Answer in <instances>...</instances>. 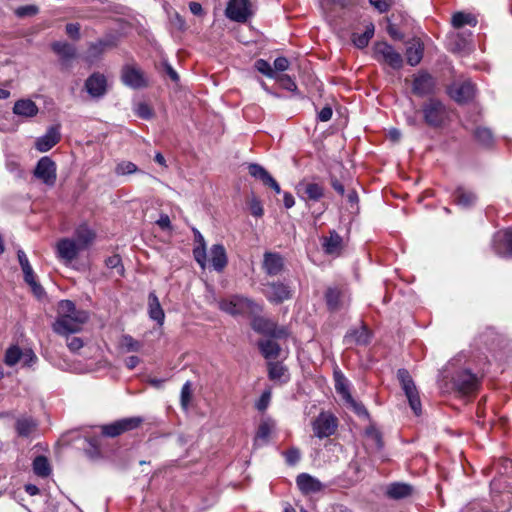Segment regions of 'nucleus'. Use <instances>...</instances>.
I'll return each instance as SVG.
<instances>
[{"mask_svg":"<svg viewBox=\"0 0 512 512\" xmlns=\"http://www.w3.org/2000/svg\"><path fill=\"white\" fill-rule=\"evenodd\" d=\"M89 313L77 309L71 300H61L58 304V315L53 324V331L59 335L77 333L88 321Z\"/></svg>","mask_w":512,"mask_h":512,"instance_id":"f257e3e1","label":"nucleus"},{"mask_svg":"<svg viewBox=\"0 0 512 512\" xmlns=\"http://www.w3.org/2000/svg\"><path fill=\"white\" fill-rule=\"evenodd\" d=\"M218 307L221 311L232 316L256 314L262 311L261 305L248 297L237 294L220 299Z\"/></svg>","mask_w":512,"mask_h":512,"instance_id":"f03ea898","label":"nucleus"},{"mask_svg":"<svg viewBox=\"0 0 512 512\" xmlns=\"http://www.w3.org/2000/svg\"><path fill=\"white\" fill-rule=\"evenodd\" d=\"M424 123L431 128H441L448 120V110L445 104L436 98H430L421 106Z\"/></svg>","mask_w":512,"mask_h":512,"instance_id":"7ed1b4c3","label":"nucleus"},{"mask_svg":"<svg viewBox=\"0 0 512 512\" xmlns=\"http://www.w3.org/2000/svg\"><path fill=\"white\" fill-rule=\"evenodd\" d=\"M452 388L460 395L467 396L476 393L481 386V377L471 370L461 368L451 377Z\"/></svg>","mask_w":512,"mask_h":512,"instance_id":"20e7f679","label":"nucleus"},{"mask_svg":"<svg viewBox=\"0 0 512 512\" xmlns=\"http://www.w3.org/2000/svg\"><path fill=\"white\" fill-rule=\"evenodd\" d=\"M397 378L408 399L411 409L415 415L419 416L422 411L420 396L410 373L406 369H399L397 371Z\"/></svg>","mask_w":512,"mask_h":512,"instance_id":"39448f33","label":"nucleus"},{"mask_svg":"<svg viewBox=\"0 0 512 512\" xmlns=\"http://www.w3.org/2000/svg\"><path fill=\"white\" fill-rule=\"evenodd\" d=\"M374 57L377 61L388 64L393 69H400L403 65V59L393 46L387 42H377L373 47Z\"/></svg>","mask_w":512,"mask_h":512,"instance_id":"423d86ee","label":"nucleus"},{"mask_svg":"<svg viewBox=\"0 0 512 512\" xmlns=\"http://www.w3.org/2000/svg\"><path fill=\"white\" fill-rule=\"evenodd\" d=\"M325 302L330 312H337L346 308L350 303V296L342 286L328 287L325 291Z\"/></svg>","mask_w":512,"mask_h":512,"instance_id":"0eeeda50","label":"nucleus"},{"mask_svg":"<svg viewBox=\"0 0 512 512\" xmlns=\"http://www.w3.org/2000/svg\"><path fill=\"white\" fill-rule=\"evenodd\" d=\"M56 163L48 156L40 158L34 169V176L47 186H54L57 179Z\"/></svg>","mask_w":512,"mask_h":512,"instance_id":"6e6552de","label":"nucleus"},{"mask_svg":"<svg viewBox=\"0 0 512 512\" xmlns=\"http://www.w3.org/2000/svg\"><path fill=\"white\" fill-rule=\"evenodd\" d=\"M264 286V295L273 304H280L293 296L292 289L283 282H268Z\"/></svg>","mask_w":512,"mask_h":512,"instance_id":"1a4fd4ad","label":"nucleus"},{"mask_svg":"<svg viewBox=\"0 0 512 512\" xmlns=\"http://www.w3.org/2000/svg\"><path fill=\"white\" fill-rule=\"evenodd\" d=\"M314 435L320 439L333 435L337 429V419L332 414L320 413L312 423Z\"/></svg>","mask_w":512,"mask_h":512,"instance_id":"9d476101","label":"nucleus"},{"mask_svg":"<svg viewBox=\"0 0 512 512\" xmlns=\"http://www.w3.org/2000/svg\"><path fill=\"white\" fill-rule=\"evenodd\" d=\"M121 81L124 85L140 89L148 86L143 71L135 65H125L121 70Z\"/></svg>","mask_w":512,"mask_h":512,"instance_id":"9b49d317","label":"nucleus"},{"mask_svg":"<svg viewBox=\"0 0 512 512\" xmlns=\"http://www.w3.org/2000/svg\"><path fill=\"white\" fill-rule=\"evenodd\" d=\"M81 251L73 238H62L56 243V255L66 265L77 259Z\"/></svg>","mask_w":512,"mask_h":512,"instance_id":"f8f14e48","label":"nucleus"},{"mask_svg":"<svg viewBox=\"0 0 512 512\" xmlns=\"http://www.w3.org/2000/svg\"><path fill=\"white\" fill-rule=\"evenodd\" d=\"M249 0H229L225 15L232 21L244 23L251 16Z\"/></svg>","mask_w":512,"mask_h":512,"instance_id":"ddd939ff","label":"nucleus"},{"mask_svg":"<svg viewBox=\"0 0 512 512\" xmlns=\"http://www.w3.org/2000/svg\"><path fill=\"white\" fill-rule=\"evenodd\" d=\"M84 87L92 98L100 99L108 91L107 78L100 72H94L85 80Z\"/></svg>","mask_w":512,"mask_h":512,"instance_id":"4468645a","label":"nucleus"},{"mask_svg":"<svg viewBox=\"0 0 512 512\" xmlns=\"http://www.w3.org/2000/svg\"><path fill=\"white\" fill-rule=\"evenodd\" d=\"M435 86L434 77L426 71H421L414 76L412 92L420 97L431 95L435 92Z\"/></svg>","mask_w":512,"mask_h":512,"instance_id":"2eb2a0df","label":"nucleus"},{"mask_svg":"<svg viewBox=\"0 0 512 512\" xmlns=\"http://www.w3.org/2000/svg\"><path fill=\"white\" fill-rule=\"evenodd\" d=\"M449 96L457 103H467L475 95V86L471 81L455 82L448 88Z\"/></svg>","mask_w":512,"mask_h":512,"instance_id":"dca6fc26","label":"nucleus"},{"mask_svg":"<svg viewBox=\"0 0 512 512\" xmlns=\"http://www.w3.org/2000/svg\"><path fill=\"white\" fill-rule=\"evenodd\" d=\"M494 252L504 258H512V229L498 231L493 238Z\"/></svg>","mask_w":512,"mask_h":512,"instance_id":"f3484780","label":"nucleus"},{"mask_svg":"<svg viewBox=\"0 0 512 512\" xmlns=\"http://www.w3.org/2000/svg\"><path fill=\"white\" fill-rule=\"evenodd\" d=\"M60 139V125H54L49 127L46 133L36 140L35 147L40 152H47L53 148Z\"/></svg>","mask_w":512,"mask_h":512,"instance_id":"a211bd4d","label":"nucleus"},{"mask_svg":"<svg viewBox=\"0 0 512 512\" xmlns=\"http://www.w3.org/2000/svg\"><path fill=\"white\" fill-rule=\"evenodd\" d=\"M74 240L83 251L88 249L96 239V232L87 224H81L74 231Z\"/></svg>","mask_w":512,"mask_h":512,"instance_id":"6ab92c4d","label":"nucleus"},{"mask_svg":"<svg viewBox=\"0 0 512 512\" xmlns=\"http://www.w3.org/2000/svg\"><path fill=\"white\" fill-rule=\"evenodd\" d=\"M371 340V332L366 324L362 323L359 328L351 329L344 337L346 344L367 345Z\"/></svg>","mask_w":512,"mask_h":512,"instance_id":"aec40b11","label":"nucleus"},{"mask_svg":"<svg viewBox=\"0 0 512 512\" xmlns=\"http://www.w3.org/2000/svg\"><path fill=\"white\" fill-rule=\"evenodd\" d=\"M298 193H301L304 200L317 202L324 196V187L314 182H300Z\"/></svg>","mask_w":512,"mask_h":512,"instance_id":"412c9836","label":"nucleus"},{"mask_svg":"<svg viewBox=\"0 0 512 512\" xmlns=\"http://www.w3.org/2000/svg\"><path fill=\"white\" fill-rule=\"evenodd\" d=\"M283 268L284 260L279 253L266 252L264 254L263 269L269 276H277Z\"/></svg>","mask_w":512,"mask_h":512,"instance_id":"4be33fe9","label":"nucleus"},{"mask_svg":"<svg viewBox=\"0 0 512 512\" xmlns=\"http://www.w3.org/2000/svg\"><path fill=\"white\" fill-rule=\"evenodd\" d=\"M210 264L214 270L221 272L228 263L227 254L222 244H214L210 249Z\"/></svg>","mask_w":512,"mask_h":512,"instance_id":"5701e85b","label":"nucleus"},{"mask_svg":"<svg viewBox=\"0 0 512 512\" xmlns=\"http://www.w3.org/2000/svg\"><path fill=\"white\" fill-rule=\"evenodd\" d=\"M39 112L34 101L30 99L17 100L13 106V113L19 117L32 118Z\"/></svg>","mask_w":512,"mask_h":512,"instance_id":"b1692460","label":"nucleus"},{"mask_svg":"<svg viewBox=\"0 0 512 512\" xmlns=\"http://www.w3.org/2000/svg\"><path fill=\"white\" fill-rule=\"evenodd\" d=\"M322 246L326 254L339 255L343 248V239L335 230H332L328 237L323 238Z\"/></svg>","mask_w":512,"mask_h":512,"instance_id":"393cba45","label":"nucleus"},{"mask_svg":"<svg viewBox=\"0 0 512 512\" xmlns=\"http://www.w3.org/2000/svg\"><path fill=\"white\" fill-rule=\"evenodd\" d=\"M297 486L304 494L315 493L322 489V484L309 474L302 473L297 476Z\"/></svg>","mask_w":512,"mask_h":512,"instance_id":"a878e982","label":"nucleus"},{"mask_svg":"<svg viewBox=\"0 0 512 512\" xmlns=\"http://www.w3.org/2000/svg\"><path fill=\"white\" fill-rule=\"evenodd\" d=\"M148 313L149 317L156 321L158 325H163L165 313L155 292H150L148 295Z\"/></svg>","mask_w":512,"mask_h":512,"instance_id":"bb28decb","label":"nucleus"},{"mask_svg":"<svg viewBox=\"0 0 512 512\" xmlns=\"http://www.w3.org/2000/svg\"><path fill=\"white\" fill-rule=\"evenodd\" d=\"M193 232L195 241L198 243V245L193 249V256L201 268H205L207 262L205 240L203 235L197 229H193Z\"/></svg>","mask_w":512,"mask_h":512,"instance_id":"cd10ccee","label":"nucleus"},{"mask_svg":"<svg viewBox=\"0 0 512 512\" xmlns=\"http://www.w3.org/2000/svg\"><path fill=\"white\" fill-rule=\"evenodd\" d=\"M453 198L457 205L465 208L473 206L477 200L476 194L464 187H458L453 193Z\"/></svg>","mask_w":512,"mask_h":512,"instance_id":"c85d7f7f","label":"nucleus"},{"mask_svg":"<svg viewBox=\"0 0 512 512\" xmlns=\"http://www.w3.org/2000/svg\"><path fill=\"white\" fill-rule=\"evenodd\" d=\"M268 377L272 381L286 383L289 380L288 369L280 362H271L268 365Z\"/></svg>","mask_w":512,"mask_h":512,"instance_id":"c756f323","label":"nucleus"},{"mask_svg":"<svg viewBox=\"0 0 512 512\" xmlns=\"http://www.w3.org/2000/svg\"><path fill=\"white\" fill-rule=\"evenodd\" d=\"M424 53V46L420 41H414L406 49V60L410 66L418 65Z\"/></svg>","mask_w":512,"mask_h":512,"instance_id":"7c9ffc66","label":"nucleus"},{"mask_svg":"<svg viewBox=\"0 0 512 512\" xmlns=\"http://www.w3.org/2000/svg\"><path fill=\"white\" fill-rule=\"evenodd\" d=\"M412 486L405 483H392L387 487L386 494L391 499H403L412 494Z\"/></svg>","mask_w":512,"mask_h":512,"instance_id":"2f4dec72","label":"nucleus"},{"mask_svg":"<svg viewBox=\"0 0 512 512\" xmlns=\"http://www.w3.org/2000/svg\"><path fill=\"white\" fill-rule=\"evenodd\" d=\"M37 423L31 417H20L16 420L15 429L20 437H29L36 429Z\"/></svg>","mask_w":512,"mask_h":512,"instance_id":"473e14b6","label":"nucleus"},{"mask_svg":"<svg viewBox=\"0 0 512 512\" xmlns=\"http://www.w3.org/2000/svg\"><path fill=\"white\" fill-rule=\"evenodd\" d=\"M274 325V321L262 316H254L251 321V327L255 332L267 336L274 333Z\"/></svg>","mask_w":512,"mask_h":512,"instance_id":"72a5a7b5","label":"nucleus"},{"mask_svg":"<svg viewBox=\"0 0 512 512\" xmlns=\"http://www.w3.org/2000/svg\"><path fill=\"white\" fill-rule=\"evenodd\" d=\"M473 136L475 140L483 147L489 148L494 144V135L492 131L483 126L476 127Z\"/></svg>","mask_w":512,"mask_h":512,"instance_id":"f704fd0d","label":"nucleus"},{"mask_svg":"<svg viewBox=\"0 0 512 512\" xmlns=\"http://www.w3.org/2000/svg\"><path fill=\"white\" fill-rule=\"evenodd\" d=\"M451 23L454 28L459 29L465 25L475 27L478 21L477 18L471 13L456 12L452 16Z\"/></svg>","mask_w":512,"mask_h":512,"instance_id":"c9c22d12","label":"nucleus"},{"mask_svg":"<svg viewBox=\"0 0 512 512\" xmlns=\"http://www.w3.org/2000/svg\"><path fill=\"white\" fill-rule=\"evenodd\" d=\"M258 347L266 359L277 358L281 350L279 344L272 340L259 341Z\"/></svg>","mask_w":512,"mask_h":512,"instance_id":"e433bc0d","label":"nucleus"},{"mask_svg":"<svg viewBox=\"0 0 512 512\" xmlns=\"http://www.w3.org/2000/svg\"><path fill=\"white\" fill-rule=\"evenodd\" d=\"M32 467L33 472L39 477L45 478L51 474V466L45 456L39 455L35 457Z\"/></svg>","mask_w":512,"mask_h":512,"instance_id":"4c0bfd02","label":"nucleus"},{"mask_svg":"<svg viewBox=\"0 0 512 512\" xmlns=\"http://www.w3.org/2000/svg\"><path fill=\"white\" fill-rule=\"evenodd\" d=\"M53 51L58 54L62 59L69 60L76 56L74 46L67 42H54L52 44Z\"/></svg>","mask_w":512,"mask_h":512,"instance_id":"58836bf2","label":"nucleus"},{"mask_svg":"<svg viewBox=\"0 0 512 512\" xmlns=\"http://www.w3.org/2000/svg\"><path fill=\"white\" fill-rule=\"evenodd\" d=\"M365 436L369 445L375 450L379 451L383 447L382 435L378 429L370 426L365 431Z\"/></svg>","mask_w":512,"mask_h":512,"instance_id":"ea45409f","label":"nucleus"},{"mask_svg":"<svg viewBox=\"0 0 512 512\" xmlns=\"http://www.w3.org/2000/svg\"><path fill=\"white\" fill-rule=\"evenodd\" d=\"M335 389L345 401H352L347 380L340 372H335Z\"/></svg>","mask_w":512,"mask_h":512,"instance_id":"a19ab883","label":"nucleus"},{"mask_svg":"<svg viewBox=\"0 0 512 512\" xmlns=\"http://www.w3.org/2000/svg\"><path fill=\"white\" fill-rule=\"evenodd\" d=\"M121 428L122 434L128 431L135 430L139 428L142 423L144 422V419L140 416H134V417H128V418H122L118 420Z\"/></svg>","mask_w":512,"mask_h":512,"instance_id":"79ce46f5","label":"nucleus"},{"mask_svg":"<svg viewBox=\"0 0 512 512\" xmlns=\"http://www.w3.org/2000/svg\"><path fill=\"white\" fill-rule=\"evenodd\" d=\"M120 346L126 352H139L143 347V344L140 341L134 339L131 335L125 334L122 335L120 339Z\"/></svg>","mask_w":512,"mask_h":512,"instance_id":"37998d69","label":"nucleus"},{"mask_svg":"<svg viewBox=\"0 0 512 512\" xmlns=\"http://www.w3.org/2000/svg\"><path fill=\"white\" fill-rule=\"evenodd\" d=\"M25 282L31 287L33 293L40 297L44 294L43 287L36 281V275L33 269H29L23 272Z\"/></svg>","mask_w":512,"mask_h":512,"instance_id":"c03bdc74","label":"nucleus"},{"mask_svg":"<svg viewBox=\"0 0 512 512\" xmlns=\"http://www.w3.org/2000/svg\"><path fill=\"white\" fill-rule=\"evenodd\" d=\"M114 45V42L110 40H99L95 43H91L88 49L89 56L97 58L104 53L106 48H111Z\"/></svg>","mask_w":512,"mask_h":512,"instance_id":"a18cd8bd","label":"nucleus"},{"mask_svg":"<svg viewBox=\"0 0 512 512\" xmlns=\"http://www.w3.org/2000/svg\"><path fill=\"white\" fill-rule=\"evenodd\" d=\"M248 171L252 177L261 180L264 185L271 177L269 172L263 166L256 163L249 164Z\"/></svg>","mask_w":512,"mask_h":512,"instance_id":"49530a36","label":"nucleus"},{"mask_svg":"<svg viewBox=\"0 0 512 512\" xmlns=\"http://www.w3.org/2000/svg\"><path fill=\"white\" fill-rule=\"evenodd\" d=\"M22 356V351L18 346H11L6 350L4 362L7 366L17 364Z\"/></svg>","mask_w":512,"mask_h":512,"instance_id":"de8ad7c7","label":"nucleus"},{"mask_svg":"<svg viewBox=\"0 0 512 512\" xmlns=\"http://www.w3.org/2000/svg\"><path fill=\"white\" fill-rule=\"evenodd\" d=\"M272 427H273L272 424H270L268 421L261 422L260 425L258 426L256 435H255V443H258V442L266 443L270 436Z\"/></svg>","mask_w":512,"mask_h":512,"instance_id":"09e8293b","label":"nucleus"},{"mask_svg":"<svg viewBox=\"0 0 512 512\" xmlns=\"http://www.w3.org/2000/svg\"><path fill=\"white\" fill-rule=\"evenodd\" d=\"M255 68L263 75L268 78L274 79L276 78V72L273 70L270 63L264 59H258L255 62Z\"/></svg>","mask_w":512,"mask_h":512,"instance_id":"8fccbe9b","label":"nucleus"},{"mask_svg":"<svg viewBox=\"0 0 512 512\" xmlns=\"http://www.w3.org/2000/svg\"><path fill=\"white\" fill-rule=\"evenodd\" d=\"M105 265L109 269H116L117 273L121 276L124 274V267L122 265V259H121L120 255H118V254L109 256L105 260Z\"/></svg>","mask_w":512,"mask_h":512,"instance_id":"3c124183","label":"nucleus"},{"mask_svg":"<svg viewBox=\"0 0 512 512\" xmlns=\"http://www.w3.org/2000/svg\"><path fill=\"white\" fill-rule=\"evenodd\" d=\"M101 432L104 436L112 438L122 434L118 420L110 424L103 425L101 427Z\"/></svg>","mask_w":512,"mask_h":512,"instance_id":"603ef678","label":"nucleus"},{"mask_svg":"<svg viewBox=\"0 0 512 512\" xmlns=\"http://www.w3.org/2000/svg\"><path fill=\"white\" fill-rule=\"evenodd\" d=\"M137 171V166L131 161H122L117 164L115 168V173L117 175H129L133 174Z\"/></svg>","mask_w":512,"mask_h":512,"instance_id":"864d4df0","label":"nucleus"},{"mask_svg":"<svg viewBox=\"0 0 512 512\" xmlns=\"http://www.w3.org/2000/svg\"><path fill=\"white\" fill-rule=\"evenodd\" d=\"M192 399V388L191 382L187 381L181 389V405L187 408Z\"/></svg>","mask_w":512,"mask_h":512,"instance_id":"5fc2aeb1","label":"nucleus"},{"mask_svg":"<svg viewBox=\"0 0 512 512\" xmlns=\"http://www.w3.org/2000/svg\"><path fill=\"white\" fill-rule=\"evenodd\" d=\"M274 79L276 81H278L283 88H285L289 91H294L297 89L296 83L286 74H283V75L276 74V78H274Z\"/></svg>","mask_w":512,"mask_h":512,"instance_id":"6e6d98bb","label":"nucleus"},{"mask_svg":"<svg viewBox=\"0 0 512 512\" xmlns=\"http://www.w3.org/2000/svg\"><path fill=\"white\" fill-rule=\"evenodd\" d=\"M270 400H271V391L270 390L264 391L262 393V395L260 396V398L258 399V401L256 402L255 406H256L257 410L260 412H264L268 408Z\"/></svg>","mask_w":512,"mask_h":512,"instance_id":"4d7b16f0","label":"nucleus"},{"mask_svg":"<svg viewBox=\"0 0 512 512\" xmlns=\"http://www.w3.org/2000/svg\"><path fill=\"white\" fill-rule=\"evenodd\" d=\"M38 13V7L35 5L20 6L15 10L18 17L34 16Z\"/></svg>","mask_w":512,"mask_h":512,"instance_id":"13d9d810","label":"nucleus"},{"mask_svg":"<svg viewBox=\"0 0 512 512\" xmlns=\"http://www.w3.org/2000/svg\"><path fill=\"white\" fill-rule=\"evenodd\" d=\"M249 209L251 214L255 217H262L264 214L261 201L258 200L256 197L252 198L251 201L249 202Z\"/></svg>","mask_w":512,"mask_h":512,"instance_id":"bf43d9fd","label":"nucleus"},{"mask_svg":"<svg viewBox=\"0 0 512 512\" xmlns=\"http://www.w3.org/2000/svg\"><path fill=\"white\" fill-rule=\"evenodd\" d=\"M286 462L289 465H295L301 457L300 451L297 448H290L284 453Z\"/></svg>","mask_w":512,"mask_h":512,"instance_id":"052dcab7","label":"nucleus"},{"mask_svg":"<svg viewBox=\"0 0 512 512\" xmlns=\"http://www.w3.org/2000/svg\"><path fill=\"white\" fill-rule=\"evenodd\" d=\"M136 112H137V115L143 119H149L153 115L152 109L146 103L138 104Z\"/></svg>","mask_w":512,"mask_h":512,"instance_id":"680f3d73","label":"nucleus"},{"mask_svg":"<svg viewBox=\"0 0 512 512\" xmlns=\"http://www.w3.org/2000/svg\"><path fill=\"white\" fill-rule=\"evenodd\" d=\"M274 67H273V70H275V72H284L288 69L289 67V61L286 57H277L275 60H274Z\"/></svg>","mask_w":512,"mask_h":512,"instance_id":"e2e57ef3","label":"nucleus"},{"mask_svg":"<svg viewBox=\"0 0 512 512\" xmlns=\"http://www.w3.org/2000/svg\"><path fill=\"white\" fill-rule=\"evenodd\" d=\"M352 41L357 48H365L369 44V40L365 35H363V33H354L352 36Z\"/></svg>","mask_w":512,"mask_h":512,"instance_id":"0e129e2a","label":"nucleus"},{"mask_svg":"<svg viewBox=\"0 0 512 512\" xmlns=\"http://www.w3.org/2000/svg\"><path fill=\"white\" fill-rule=\"evenodd\" d=\"M67 346L72 352H77L83 347V340L79 337H72L67 339Z\"/></svg>","mask_w":512,"mask_h":512,"instance_id":"69168bd1","label":"nucleus"},{"mask_svg":"<svg viewBox=\"0 0 512 512\" xmlns=\"http://www.w3.org/2000/svg\"><path fill=\"white\" fill-rule=\"evenodd\" d=\"M66 33L73 39L80 37V25L78 23H69L66 25Z\"/></svg>","mask_w":512,"mask_h":512,"instance_id":"338daca9","label":"nucleus"},{"mask_svg":"<svg viewBox=\"0 0 512 512\" xmlns=\"http://www.w3.org/2000/svg\"><path fill=\"white\" fill-rule=\"evenodd\" d=\"M330 185L332 188L340 195L343 196L345 193L344 185L341 181L334 175H330Z\"/></svg>","mask_w":512,"mask_h":512,"instance_id":"774afa93","label":"nucleus"}]
</instances>
